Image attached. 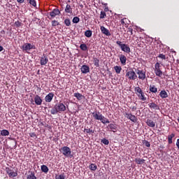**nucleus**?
Instances as JSON below:
<instances>
[{"label": "nucleus", "instance_id": "obj_6", "mask_svg": "<svg viewBox=\"0 0 179 179\" xmlns=\"http://www.w3.org/2000/svg\"><path fill=\"white\" fill-rule=\"evenodd\" d=\"M61 14V11L58 8H54L52 12L50 13V17H48L49 19H54L55 16H57L58 15Z\"/></svg>", "mask_w": 179, "mask_h": 179}, {"label": "nucleus", "instance_id": "obj_3", "mask_svg": "<svg viewBox=\"0 0 179 179\" xmlns=\"http://www.w3.org/2000/svg\"><path fill=\"white\" fill-rule=\"evenodd\" d=\"M135 92L136 96H138V99L141 100V101H146V97L145 96V92L142 89L139 87H135Z\"/></svg>", "mask_w": 179, "mask_h": 179}, {"label": "nucleus", "instance_id": "obj_32", "mask_svg": "<svg viewBox=\"0 0 179 179\" xmlns=\"http://www.w3.org/2000/svg\"><path fill=\"white\" fill-rule=\"evenodd\" d=\"M90 169L91 171H96L97 170V165L96 164H91L90 165Z\"/></svg>", "mask_w": 179, "mask_h": 179}, {"label": "nucleus", "instance_id": "obj_31", "mask_svg": "<svg viewBox=\"0 0 179 179\" xmlns=\"http://www.w3.org/2000/svg\"><path fill=\"white\" fill-rule=\"evenodd\" d=\"M65 12L66 13H72V8L71 7V5L67 4L66 6Z\"/></svg>", "mask_w": 179, "mask_h": 179}, {"label": "nucleus", "instance_id": "obj_4", "mask_svg": "<svg viewBox=\"0 0 179 179\" xmlns=\"http://www.w3.org/2000/svg\"><path fill=\"white\" fill-rule=\"evenodd\" d=\"M6 172L7 173L9 178H15V177H17V171H13L9 167L6 168Z\"/></svg>", "mask_w": 179, "mask_h": 179}, {"label": "nucleus", "instance_id": "obj_18", "mask_svg": "<svg viewBox=\"0 0 179 179\" xmlns=\"http://www.w3.org/2000/svg\"><path fill=\"white\" fill-rule=\"evenodd\" d=\"M74 97H76L79 101H80V100L83 99H85V96L82 95V94L79 92L74 93Z\"/></svg>", "mask_w": 179, "mask_h": 179}, {"label": "nucleus", "instance_id": "obj_48", "mask_svg": "<svg viewBox=\"0 0 179 179\" xmlns=\"http://www.w3.org/2000/svg\"><path fill=\"white\" fill-rule=\"evenodd\" d=\"M158 58H161V59H166V55H164V54H159L158 55Z\"/></svg>", "mask_w": 179, "mask_h": 179}, {"label": "nucleus", "instance_id": "obj_55", "mask_svg": "<svg viewBox=\"0 0 179 179\" xmlns=\"http://www.w3.org/2000/svg\"><path fill=\"white\" fill-rule=\"evenodd\" d=\"M3 51V47H2L1 45H0V52Z\"/></svg>", "mask_w": 179, "mask_h": 179}, {"label": "nucleus", "instance_id": "obj_15", "mask_svg": "<svg viewBox=\"0 0 179 179\" xmlns=\"http://www.w3.org/2000/svg\"><path fill=\"white\" fill-rule=\"evenodd\" d=\"M48 63V57H47L44 54L43 57H41V65L44 66L47 65Z\"/></svg>", "mask_w": 179, "mask_h": 179}, {"label": "nucleus", "instance_id": "obj_16", "mask_svg": "<svg viewBox=\"0 0 179 179\" xmlns=\"http://www.w3.org/2000/svg\"><path fill=\"white\" fill-rule=\"evenodd\" d=\"M108 128L109 129H110V131L112 132H117V124H110L108 125Z\"/></svg>", "mask_w": 179, "mask_h": 179}, {"label": "nucleus", "instance_id": "obj_39", "mask_svg": "<svg viewBox=\"0 0 179 179\" xmlns=\"http://www.w3.org/2000/svg\"><path fill=\"white\" fill-rule=\"evenodd\" d=\"M22 22L20 21H16L14 23V26H15V27H17V29H19V27H20L22 26Z\"/></svg>", "mask_w": 179, "mask_h": 179}, {"label": "nucleus", "instance_id": "obj_21", "mask_svg": "<svg viewBox=\"0 0 179 179\" xmlns=\"http://www.w3.org/2000/svg\"><path fill=\"white\" fill-rule=\"evenodd\" d=\"M150 108H153L154 110H160V107L159 105L155 103H150L148 104Z\"/></svg>", "mask_w": 179, "mask_h": 179}, {"label": "nucleus", "instance_id": "obj_49", "mask_svg": "<svg viewBox=\"0 0 179 179\" xmlns=\"http://www.w3.org/2000/svg\"><path fill=\"white\" fill-rule=\"evenodd\" d=\"M140 47V48H139ZM141 47H142V43H138L137 42V44H136V48H137V50H141Z\"/></svg>", "mask_w": 179, "mask_h": 179}, {"label": "nucleus", "instance_id": "obj_51", "mask_svg": "<svg viewBox=\"0 0 179 179\" xmlns=\"http://www.w3.org/2000/svg\"><path fill=\"white\" fill-rule=\"evenodd\" d=\"M29 135L31 138H37V135L35 133H31Z\"/></svg>", "mask_w": 179, "mask_h": 179}, {"label": "nucleus", "instance_id": "obj_5", "mask_svg": "<svg viewBox=\"0 0 179 179\" xmlns=\"http://www.w3.org/2000/svg\"><path fill=\"white\" fill-rule=\"evenodd\" d=\"M155 73L156 76H159V78H162L163 76V71L160 69V63L157 62L155 66Z\"/></svg>", "mask_w": 179, "mask_h": 179}, {"label": "nucleus", "instance_id": "obj_30", "mask_svg": "<svg viewBox=\"0 0 179 179\" xmlns=\"http://www.w3.org/2000/svg\"><path fill=\"white\" fill-rule=\"evenodd\" d=\"M150 92L151 93H157V87L155 85H150Z\"/></svg>", "mask_w": 179, "mask_h": 179}, {"label": "nucleus", "instance_id": "obj_56", "mask_svg": "<svg viewBox=\"0 0 179 179\" xmlns=\"http://www.w3.org/2000/svg\"><path fill=\"white\" fill-rule=\"evenodd\" d=\"M136 30H138V27L136 26Z\"/></svg>", "mask_w": 179, "mask_h": 179}, {"label": "nucleus", "instance_id": "obj_50", "mask_svg": "<svg viewBox=\"0 0 179 179\" xmlns=\"http://www.w3.org/2000/svg\"><path fill=\"white\" fill-rule=\"evenodd\" d=\"M125 22H127V18L122 19L120 23L121 24H125Z\"/></svg>", "mask_w": 179, "mask_h": 179}, {"label": "nucleus", "instance_id": "obj_17", "mask_svg": "<svg viewBox=\"0 0 179 179\" xmlns=\"http://www.w3.org/2000/svg\"><path fill=\"white\" fill-rule=\"evenodd\" d=\"M27 179H37L34 171H29V175L27 177Z\"/></svg>", "mask_w": 179, "mask_h": 179}, {"label": "nucleus", "instance_id": "obj_13", "mask_svg": "<svg viewBox=\"0 0 179 179\" xmlns=\"http://www.w3.org/2000/svg\"><path fill=\"white\" fill-rule=\"evenodd\" d=\"M34 101H35V104H36V106H41V104H43V99H41V96H40L38 95L35 96Z\"/></svg>", "mask_w": 179, "mask_h": 179}, {"label": "nucleus", "instance_id": "obj_23", "mask_svg": "<svg viewBox=\"0 0 179 179\" xmlns=\"http://www.w3.org/2000/svg\"><path fill=\"white\" fill-rule=\"evenodd\" d=\"M93 62L96 68H99V66H100V60L99 59V58L93 57Z\"/></svg>", "mask_w": 179, "mask_h": 179}, {"label": "nucleus", "instance_id": "obj_7", "mask_svg": "<svg viewBox=\"0 0 179 179\" xmlns=\"http://www.w3.org/2000/svg\"><path fill=\"white\" fill-rule=\"evenodd\" d=\"M92 115L94 120H96L97 121H100V120L101 119V117L103 116V115L100 113V112H97V111H94L92 113Z\"/></svg>", "mask_w": 179, "mask_h": 179}, {"label": "nucleus", "instance_id": "obj_53", "mask_svg": "<svg viewBox=\"0 0 179 179\" xmlns=\"http://www.w3.org/2000/svg\"><path fill=\"white\" fill-rule=\"evenodd\" d=\"M0 34H1L2 36H4V34H5V30H1V31H0Z\"/></svg>", "mask_w": 179, "mask_h": 179}, {"label": "nucleus", "instance_id": "obj_54", "mask_svg": "<svg viewBox=\"0 0 179 179\" xmlns=\"http://www.w3.org/2000/svg\"><path fill=\"white\" fill-rule=\"evenodd\" d=\"M31 50H36V45H33L31 43Z\"/></svg>", "mask_w": 179, "mask_h": 179}, {"label": "nucleus", "instance_id": "obj_19", "mask_svg": "<svg viewBox=\"0 0 179 179\" xmlns=\"http://www.w3.org/2000/svg\"><path fill=\"white\" fill-rule=\"evenodd\" d=\"M159 96L162 99H167V97H169V94H167L166 90H162L159 93Z\"/></svg>", "mask_w": 179, "mask_h": 179}, {"label": "nucleus", "instance_id": "obj_57", "mask_svg": "<svg viewBox=\"0 0 179 179\" xmlns=\"http://www.w3.org/2000/svg\"><path fill=\"white\" fill-rule=\"evenodd\" d=\"M135 121H136V118L135 119Z\"/></svg>", "mask_w": 179, "mask_h": 179}, {"label": "nucleus", "instance_id": "obj_2", "mask_svg": "<svg viewBox=\"0 0 179 179\" xmlns=\"http://www.w3.org/2000/svg\"><path fill=\"white\" fill-rule=\"evenodd\" d=\"M59 152L63 155V156H65L66 157H73V154H72V150L71 148L68 146H63L61 148H59Z\"/></svg>", "mask_w": 179, "mask_h": 179}, {"label": "nucleus", "instance_id": "obj_34", "mask_svg": "<svg viewBox=\"0 0 179 179\" xmlns=\"http://www.w3.org/2000/svg\"><path fill=\"white\" fill-rule=\"evenodd\" d=\"M80 50H82V51H87V45H86V44H85V43H83L80 45Z\"/></svg>", "mask_w": 179, "mask_h": 179}, {"label": "nucleus", "instance_id": "obj_40", "mask_svg": "<svg viewBox=\"0 0 179 179\" xmlns=\"http://www.w3.org/2000/svg\"><path fill=\"white\" fill-rule=\"evenodd\" d=\"M52 26L55 27V26H59V22L55 20L52 21Z\"/></svg>", "mask_w": 179, "mask_h": 179}, {"label": "nucleus", "instance_id": "obj_26", "mask_svg": "<svg viewBox=\"0 0 179 179\" xmlns=\"http://www.w3.org/2000/svg\"><path fill=\"white\" fill-rule=\"evenodd\" d=\"M9 136V131L7 129H3L0 131V136Z\"/></svg>", "mask_w": 179, "mask_h": 179}, {"label": "nucleus", "instance_id": "obj_10", "mask_svg": "<svg viewBox=\"0 0 179 179\" xmlns=\"http://www.w3.org/2000/svg\"><path fill=\"white\" fill-rule=\"evenodd\" d=\"M127 78L130 79V80H135V71H129L126 74Z\"/></svg>", "mask_w": 179, "mask_h": 179}, {"label": "nucleus", "instance_id": "obj_58", "mask_svg": "<svg viewBox=\"0 0 179 179\" xmlns=\"http://www.w3.org/2000/svg\"><path fill=\"white\" fill-rule=\"evenodd\" d=\"M178 122H179V119H178Z\"/></svg>", "mask_w": 179, "mask_h": 179}, {"label": "nucleus", "instance_id": "obj_46", "mask_svg": "<svg viewBox=\"0 0 179 179\" xmlns=\"http://www.w3.org/2000/svg\"><path fill=\"white\" fill-rule=\"evenodd\" d=\"M116 44L119 45L120 48H122L124 47V43H122V42L117 41H116Z\"/></svg>", "mask_w": 179, "mask_h": 179}, {"label": "nucleus", "instance_id": "obj_42", "mask_svg": "<svg viewBox=\"0 0 179 179\" xmlns=\"http://www.w3.org/2000/svg\"><path fill=\"white\" fill-rule=\"evenodd\" d=\"M73 23H79L80 19L78 17H74L72 20Z\"/></svg>", "mask_w": 179, "mask_h": 179}, {"label": "nucleus", "instance_id": "obj_35", "mask_svg": "<svg viewBox=\"0 0 179 179\" xmlns=\"http://www.w3.org/2000/svg\"><path fill=\"white\" fill-rule=\"evenodd\" d=\"M92 31L90 30H87L85 32V37H87L88 38H90V37L92 36Z\"/></svg>", "mask_w": 179, "mask_h": 179}, {"label": "nucleus", "instance_id": "obj_44", "mask_svg": "<svg viewBox=\"0 0 179 179\" xmlns=\"http://www.w3.org/2000/svg\"><path fill=\"white\" fill-rule=\"evenodd\" d=\"M101 143H103V145H108L110 143V141L107 140L106 138H103L101 140Z\"/></svg>", "mask_w": 179, "mask_h": 179}, {"label": "nucleus", "instance_id": "obj_29", "mask_svg": "<svg viewBox=\"0 0 179 179\" xmlns=\"http://www.w3.org/2000/svg\"><path fill=\"white\" fill-rule=\"evenodd\" d=\"M174 136H176L175 134H171L168 136V143L169 145H171V143H173V138H174Z\"/></svg>", "mask_w": 179, "mask_h": 179}, {"label": "nucleus", "instance_id": "obj_28", "mask_svg": "<svg viewBox=\"0 0 179 179\" xmlns=\"http://www.w3.org/2000/svg\"><path fill=\"white\" fill-rule=\"evenodd\" d=\"M41 171H43V173H45V174H47V173H48V166L46 165H42L41 166Z\"/></svg>", "mask_w": 179, "mask_h": 179}, {"label": "nucleus", "instance_id": "obj_12", "mask_svg": "<svg viewBox=\"0 0 179 179\" xmlns=\"http://www.w3.org/2000/svg\"><path fill=\"white\" fill-rule=\"evenodd\" d=\"M52 99H54V93L50 92L48 95L45 96V101L46 103H51V101H52Z\"/></svg>", "mask_w": 179, "mask_h": 179}, {"label": "nucleus", "instance_id": "obj_41", "mask_svg": "<svg viewBox=\"0 0 179 179\" xmlns=\"http://www.w3.org/2000/svg\"><path fill=\"white\" fill-rule=\"evenodd\" d=\"M143 144L144 145V146H146V148H150V143H149V141L144 140L143 141Z\"/></svg>", "mask_w": 179, "mask_h": 179}, {"label": "nucleus", "instance_id": "obj_38", "mask_svg": "<svg viewBox=\"0 0 179 179\" xmlns=\"http://www.w3.org/2000/svg\"><path fill=\"white\" fill-rule=\"evenodd\" d=\"M84 131L86 132V134H94V130L92 129H85Z\"/></svg>", "mask_w": 179, "mask_h": 179}, {"label": "nucleus", "instance_id": "obj_8", "mask_svg": "<svg viewBox=\"0 0 179 179\" xmlns=\"http://www.w3.org/2000/svg\"><path fill=\"white\" fill-rule=\"evenodd\" d=\"M100 30L102 33V34H104L105 36H107L108 37H110L111 36V33H110V31L106 28L104 26H101Z\"/></svg>", "mask_w": 179, "mask_h": 179}, {"label": "nucleus", "instance_id": "obj_27", "mask_svg": "<svg viewBox=\"0 0 179 179\" xmlns=\"http://www.w3.org/2000/svg\"><path fill=\"white\" fill-rule=\"evenodd\" d=\"M125 117H127V118H128L129 120H131V121H132L133 122H135V115H133L131 113H126Z\"/></svg>", "mask_w": 179, "mask_h": 179}, {"label": "nucleus", "instance_id": "obj_9", "mask_svg": "<svg viewBox=\"0 0 179 179\" xmlns=\"http://www.w3.org/2000/svg\"><path fill=\"white\" fill-rule=\"evenodd\" d=\"M137 74L141 80H145V79H146V73L143 71V70H137Z\"/></svg>", "mask_w": 179, "mask_h": 179}, {"label": "nucleus", "instance_id": "obj_59", "mask_svg": "<svg viewBox=\"0 0 179 179\" xmlns=\"http://www.w3.org/2000/svg\"><path fill=\"white\" fill-rule=\"evenodd\" d=\"M0 143H1V141H0Z\"/></svg>", "mask_w": 179, "mask_h": 179}, {"label": "nucleus", "instance_id": "obj_43", "mask_svg": "<svg viewBox=\"0 0 179 179\" xmlns=\"http://www.w3.org/2000/svg\"><path fill=\"white\" fill-rule=\"evenodd\" d=\"M64 24H66V26L67 27L71 26V20L69 19L64 20Z\"/></svg>", "mask_w": 179, "mask_h": 179}, {"label": "nucleus", "instance_id": "obj_36", "mask_svg": "<svg viewBox=\"0 0 179 179\" xmlns=\"http://www.w3.org/2000/svg\"><path fill=\"white\" fill-rule=\"evenodd\" d=\"M136 163H137V164H143L145 163V159H136Z\"/></svg>", "mask_w": 179, "mask_h": 179}, {"label": "nucleus", "instance_id": "obj_47", "mask_svg": "<svg viewBox=\"0 0 179 179\" xmlns=\"http://www.w3.org/2000/svg\"><path fill=\"white\" fill-rule=\"evenodd\" d=\"M56 179H65V175L63 174H60L58 177H56Z\"/></svg>", "mask_w": 179, "mask_h": 179}, {"label": "nucleus", "instance_id": "obj_37", "mask_svg": "<svg viewBox=\"0 0 179 179\" xmlns=\"http://www.w3.org/2000/svg\"><path fill=\"white\" fill-rule=\"evenodd\" d=\"M29 5H31L32 6H37V3L36 2V0H27Z\"/></svg>", "mask_w": 179, "mask_h": 179}, {"label": "nucleus", "instance_id": "obj_25", "mask_svg": "<svg viewBox=\"0 0 179 179\" xmlns=\"http://www.w3.org/2000/svg\"><path fill=\"white\" fill-rule=\"evenodd\" d=\"M23 51H30L31 50V43H25L22 46Z\"/></svg>", "mask_w": 179, "mask_h": 179}, {"label": "nucleus", "instance_id": "obj_20", "mask_svg": "<svg viewBox=\"0 0 179 179\" xmlns=\"http://www.w3.org/2000/svg\"><path fill=\"white\" fill-rule=\"evenodd\" d=\"M122 51H124V52L129 53L131 52V48L128 47V45L124 44L123 47L121 48Z\"/></svg>", "mask_w": 179, "mask_h": 179}, {"label": "nucleus", "instance_id": "obj_1", "mask_svg": "<svg viewBox=\"0 0 179 179\" xmlns=\"http://www.w3.org/2000/svg\"><path fill=\"white\" fill-rule=\"evenodd\" d=\"M64 111H66V106L62 102H59L51 109L50 113L52 115H55L57 113H64Z\"/></svg>", "mask_w": 179, "mask_h": 179}, {"label": "nucleus", "instance_id": "obj_22", "mask_svg": "<svg viewBox=\"0 0 179 179\" xmlns=\"http://www.w3.org/2000/svg\"><path fill=\"white\" fill-rule=\"evenodd\" d=\"M120 62L122 65H126L127 64V57L124 55H121L120 57Z\"/></svg>", "mask_w": 179, "mask_h": 179}, {"label": "nucleus", "instance_id": "obj_11", "mask_svg": "<svg viewBox=\"0 0 179 179\" xmlns=\"http://www.w3.org/2000/svg\"><path fill=\"white\" fill-rule=\"evenodd\" d=\"M145 124L150 128H155L156 127V122L153 121L152 119H147Z\"/></svg>", "mask_w": 179, "mask_h": 179}, {"label": "nucleus", "instance_id": "obj_14", "mask_svg": "<svg viewBox=\"0 0 179 179\" xmlns=\"http://www.w3.org/2000/svg\"><path fill=\"white\" fill-rule=\"evenodd\" d=\"M80 71L83 73H89L90 72V69L89 68V66L87 65H83L80 68Z\"/></svg>", "mask_w": 179, "mask_h": 179}, {"label": "nucleus", "instance_id": "obj_45", "mask_svg": "<svg viewBox=\"0 0 179 179\" xmlns=\"http://www.w3.org/2000/svg\"><path fill=\"white\" fill-rule=\"evenodd\" d=\"M106 16H107V15L106 14V12L104 11H101V14H100V19H104V17H106Z\"/></svg>", "mask_w": 179, "mask_h": 179}, {"label": "nucleus", "instance_id": "obj_24", "mask_svg": "<svg viewBox=\"0 0 179 179\" xmlns=\"http://www.w3.org/2000/svg\"><path fill=\"white\" fill-rule=\"evenodd\" d=\"M99 121H101L102 124H110V120L107 119V117H104L103 115Z\"/></svg>", "mask_w": 179, "mask_h": 179}, {"label": "nucleus", "instance_id": "obj_52", "mask_svg": "<svg viewBox=\"0 0 179 179\" xmlns=\"http://www.w3.org/2000/svg\"><path fill=\"white\" fill-rule=\"evenodd\" d=\"M17 2H18V3H23V2H24V0H17Z\"/></svg>", "mask_w": 179, "mask_h": 179}, {"label": "nucleus", "instance_id": "obj_33", "mask_svg": "<svg viewBox=\"0 0 179 179\" xmlns=\"http://www.w3.org/2000/svg\"><path fill=\"white\" fill-rule=\"evenodd\" d=\"M114 69H115L116 73H121V71H122V68H121V66H115L114 67Z\"/></svg>", "mask_w": 179, "mask_h": 179}]
</instances>
